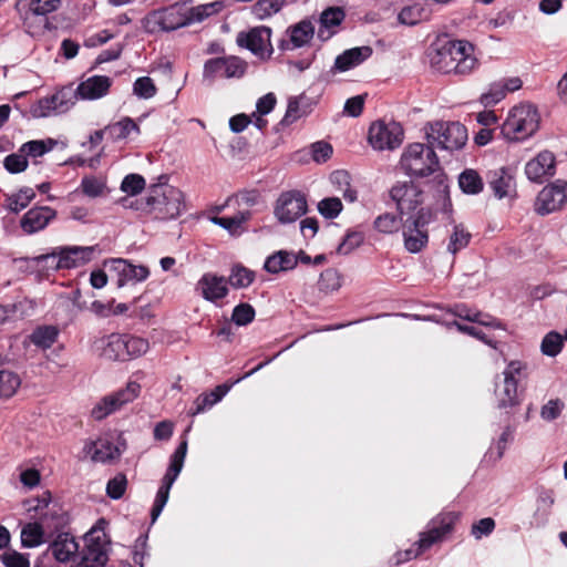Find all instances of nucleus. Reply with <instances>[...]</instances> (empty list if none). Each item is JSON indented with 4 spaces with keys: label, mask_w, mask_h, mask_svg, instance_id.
Segmentation results:
<instances>
[{
    "label": "nucleus",
    "mask_w": 567,
    "mask_h": 567,
    "mask_svg": "<svg viewBox=\"0 0 567 567\" xmlns=\"http://www.w3.org/2000/svg\"><path fill=\"white\" fill-rule=\"evenodd\" d=\"M186 2H174L173 4L154 10L143 19V28L147 33L173 31L190 22H200L205 18L223 9L224 2H206L188 10L184 7Z\"/></svg>",
    "instance_id": "obj_1"
},
{
    "label": "nucleus",
    "mask_w": 567,
    "mask_h": 567,
    "mask_svg": "<svg viewBox=\"0 0 567 567\" xmlns=\"http://www.w3.org/2000/svg\"><path fill=\"white\" fill-rule=\"evenodd\" d=\"M539 114L533 104L514 106L501 127L503 136L511 142H519L530 137L539 127Z\"/></svg>",
    "instance_id": "obj_2"
},
{
    "label": "nucleus",
    "mask_w": 567,
    "mask_h": 567,
    "mask_svg": "<svg viewBox=\"0 0 567 567\" xmlns=\"http://www.w3.org/2000/svg\"><path fill=\"white\" fill-rule=\"evenodd\" d=\"M183 207V193L167 184H155L146 197L147 213L156 219L167 220L179 216Z\"/></svg>",
    "instance_id": "obj_3"
},
{
    "label": "nucleus",
    "mask_w": 567,
    "mask_h": 567,
    "mask_svg": "<svg viewBox=\"0 0 567 567\" xmlns=\"http://www.w3.org/2000/svg\"><path fill=\"white\" fill-rule=\"evenodd\" d=\"M402 169L410 176L425 177L441 171L439 157L431 144H409L401 155Z\"/></svg>",
    "instance_id": "obj_4"
},
{
    "label": "nucleus",
    "mask_w": 567,
    "mask_h": 567,
    "mask_svg": "<svg viewBox=\"0 0 567 567\" xmlns=\"http://www.w3.org/2000/svg\"><path fill=\"white\" fill-rule=\"evenodd\" d=\"M426 142L441 150H461L467 141V130L460 122L436 121L424 127Z\"/></svg>",
    "instance_id": "obj_5"
},
{
    "label": "nucleus",
    "mask_w": 567,
    "mask_h": 567,
    "mask_svg": "<svg viewBox=\"0 0 567 567\" xmlns=\"http://www.w3.org/2000/svg\"><path fill=\"white\" fill-rule=\"evenodd\" d=\"M461 519V513L455 511H442L426 525V529L420 533L419 540L414 543V546L421 548V550H427L436 544L445 542L452 536L455 530V526Z\"/></svg>",
    "instance_id": "obj_6"
},
{
    "label": "nucleus",
    "mask_w": 567,
    "mask_h": 567,
    "mask_svg": "<svg viewBox=\"0 0 567 567\" xmlns=\"http://www.w3.org/2000/svg\"><path fill=\"white\" fill-rule=\"evenodd\" d=\"M93 247H60L34 258L37 264L52 261L55 270L82 266L92 259Z\"/></svg>",
    "instance_id": "obj_7"
},
{
    "label": "nucleus",
    "mask_w": 567,
    "mask_h": 567,
    "mask_svg": "<svg viewBox=\"0 0 567 567\" xmlns=\"http://www.w3.org/2000/svg\"><path fill=\"white\" fill-rule=\"evenodd\" d=\"M524 364L520 361H512L503 372L504 379L502 384H496L495 395L497 400V408L513 412L514 409L519 406L520 401L517 393V379L516 375L520 374Z\"/></svg>",
    "instance_id": "obj_8"
},
{
    "label": "nucleus",
    "mask_w": 567,
    "mask_h": 567,
    "mask_svg": "<svg viewBox=\"0 0 567 567\" xmlns=\"http://www.w3.org/2000/svg\"><path fill=\"white\" fill-rule=\"evenodd\" d=\"M404 138L402 125L395 121L389 123L377 121L369 128L368 140L374 150H395L401 146Z\"/></svg>",
    "instance_id": "obj_9"
},
{
    "label": "nucleus",
    "mask_w": 567,
    "mask_h": 567,
    "mask_svg": "<svg viewBox=\"0 0 567 567\" xmlns=\"http://www.w3.org/2000/svg\"><path fill=\"white\" fill-rule=\"evenodd\" d=\"M308 210L306 195L300 190H287L279 195L274 214L279 223L290 224L299 219Z\"/></svg>",
    "instance_id": "obj_10"
},
{
    "label": "nucleus",
    "mask_w": 567,
    "mask_h": 567,
    "mask_svg": "<svg viewBox=\"0 0 567 567\" xmlns=\"http://www.w3.org/2000/svg\"><path fill=\"white\" fill-rule=\"evenodd\" d=\"M76 87L73 84L62 86L51 96H45L38 101L37 106L32 107V114L37 117L49 116L52 112L65 113L79 100Z\"/></svg>",
    "instance_id": "obj_11"
},
{
    "label": "nucleus",
    "mask_w": 567,
    "mask_h": 567,
    "mask_svg": "<svg viewBox=\"0 0 567 567\" xmlns=\"http://www.w3.org/2000/svg\"><path fill=\"white\" fill-rule=\"evenodd\" d=\"M141 392V384L135 381H130L124 389L104 396L93 409L92 417L101 421L120 410L123 405L134 401Z\"/></svg>",
    "instance_id": "obj_12"
},
{
    "label": "nucleus",
    "mask_w": 567,
    "mask_h": 567,
    "mask_svg": "<svg viewBox=\"0 0 567 567\" xmlns=\"http://www.w3.org/2000/svg\"><path fill=\"white\" fill-rule=\"evenodd\" d=\"M104 267L107 268L111 280L118 289L128 284L144 281L150 276L147 267L134 266L123 258L109 259L104 262Z\"/></svg>",
    "instance_id": "obj_13"
},
{
    "label": "nucleus",
    "mask_w": 567,
    "mask_h": 567,
    "mask_svg": "<svg viewBox=\"0 0 567 567\" xmlns=\"http://www.w3.org/2000/svg\"><path fill=\"white\" fill-rule=\"evenodd\" d=\"M271 29L265 25L251 28L247 32H239L237 44L248 49L261 60L270 59L274 49L270 42Z\"/></svg>",
    "instance_id": "obj_14"
},
{
    "label": "nucleus",
    "mask_w": 567,
    "mask_h": 567,
    "mask_svg": "<svg viewBox=\"0 0 567 567\" xmlns=\"http://www.w3.org/2000/svg\"><path fill=\"white\" fill-rule=\"evenodd\" d=\"M567 203V182L557 179L545 186L537 195L535 210L545 216L563 208Z\"/></svg>",
    "instance_id": "obj_15"
},
{
    "label": "nucleus",
    "mask_w": 567,
    "mask_h": 567,
    "mask_svg": "<svg viewBox=\"0 0 567 567\" xmlns=\"http://www.w3.org/2000/svg\"><path fill=\"white\" fill-rule=\"evenodd\" d=\"M14 8L23 16L24 25L31 33L32 28H45L48 13L58 9L55 2H16Z\"/></svg>",
    "instance_id": "obj_16"
},
{
    "label": "nucleus",
    "mask_w": 567,
    "mask_h": 567,
    "mask_svg": "<svg viewBox=\"0 0 567 567\" xmlns=\"http://www.w3.org/2000/svg\"><path fill=\"white\" fill-rule=\"evenodd\" d=\"M400 215L415 210L423 203V192L412 182L398 183L390 190Z\"/></svg>",
    "instance_id": "obj_17"
},
{
    "label": "nucleus",
    "mask_w": 567,
    "mask_h": 567,
    "mask_svg": "<svg viewBox=\"0 0 567 567\" xmlns=\"http://www.w3.org/2000/svg\"><path fill=\"white\" fill-rule=\"evenodd\" d=\"M246 64L237 56L213 58L205 62L204 76L215 78H239L244 75Z\"/></svg>",
    "instance_id": "obj_18"
},
{
    "label": "nucleus",
    "mask_w": 567,
    "mask_h": 567,
    "mask_svg": "<svg viewBox=\"0 0 567 567\" xmlns=\"http://www.w3.org/2000/svg\"><path fill=\"white\" fill-rule=\"evenodd\" d=\"M451 49L453 50L452 73L457 75L470 74L478 64L474 56V47L465 40H452Z\"/></svg>",
    "instance_id": "obj_19"
},
{
    "label": "nucleus",
    "mask_w": 567,
    "mask_h": 567,
    "mask_svg": "<svg viewBox=\"0 0 567 567\" xmlns=\"http://www.w3.org/2000/svg\"><path fill=\"white\" fill-rule=\"evenodd\" d=\"M287 38L280 40L278 48L281 51H291L310 43L315 28L309 20H302L287 29Z\"/></svg>",
    "instance_id": "obj_20"
},
{
    "label": "nucleus",
    "mask_w": 567,
    "mask_h": 567,
    "mask_svg": "<svg viewBox=\"0 0 567 567\" xmlns=\"http://www.w3.org/2000/svg\"><path fill=\"white\" fill-rule=\"evenodd\" d=\"M527 178L535 183H543L555 174V156L549 151L540 152L525 165Z\"/></svg>",
    "instance_id": "obj_21"
},
{
    "label": "nucleus",
    "mask_w": 567,
    "mask_h": 567,
    "mask_svg": "<svg viewBox=\"0 0 567 567\" xmlns=\"http://www.w3.org/2000/svg\"><path fill=\"white\" fill-rule=\"evenodd\" d=\"M197 289L202 297L210 302L224 299L228 292V281L225 277L213 272H206L197 282Z\"/></svg>",
    "instance_id": "obj_22"
},
{
    "label": "nucleus",
    "mask_w": 567,
    "mask_h": 567,
    "mask_svg": "<svg viewBox=\"0 0 567 567\" xmlns=\"http://www.w3.org/2000/svg\"><path fill=\"white\" fill-rule=\"evenodd\" d=\"M56 210L49 206H38L29 209L20 220L22 230L34 234L44 229L50 221L55 219Z\"/></svg>",
    "instance_id": "obj_23"
},
{
    "label": "nucleus",
    "mask_w": 567,
    "mask_h": 567,
    "mask_svg": "<svg viewBox=\"0 0 567 567\" xmlns=\"http://www.w3.org/2000/svg\"><path fill=\"white\" fill-rule=\"evenodd\" d=\"M79 548L78 542L71 534L60 533L50 544L48 551H50L59 563H74Z\"/></svg>",
    "instance_id": "obj_24"
},
{
    "label": "nucleus",
    "mask_w": 567,
    "mask_h": 567,
    "mask_svg": "<svg viewBox=\"0 0 567 567\" xmlns=\"http://www.w3.org/2000/svg\"><path fill=\"white\" fill-rule=\"evenodd\" d=\"M112 86L111 78L106 75H93L82 81L76 86V93L81 100H97L105 96Z\"/></svg>",
    "instance_id": "obj_25"
},
{
    "label": "nucleus",
    "mask_w": 567,
    "mask_h": 567,
    "mask_svg": "<svg viewBox=\"0 0 567 567\" xmlns=\"http://www.w3.org/2000/svg\"><path fill=\"white\" fill-rule=\"evenodd\" d=\"M432 14L430 2H410L400 9L398 20L401 24L415 25L429 21Z\"/></svg>",
    "instance_id": "obj_26"
},
{
    "label": "nucleus",
    "mask_w": 567,
    "mask_h": 567,
    "mask_svg": "<svg viewBox=\"0 0 567 567\" xmlns=\"http://www.w3.org/2000/svg\"><path fill=\"white\" fill-rule=\"evenodd\" d=\"M427 58L431 68L435 71L445 74L452 73L453 50L451 49V41L432 44L427 50Z\"/></svg>",
    "instance_id": "obj_27"
},
{
    "label": "nucleus",
    "mask_w": 567,
    "mask_h": 567,
    "mask_svg": "<svg viewBox=\"0 0 567 567\" xmlns=\"http://www.w3.org/2000/svg\"><path fill=\"white\" fill-rule=\"evenodd\" d=\"M403 239L405 249L411 254H417L426 247L429 231L405 220L403 224Z\"/></svg>",
    "instance_id": "obj_28"
},
{
    "label": "nucleus",
    "mask_w": 567,
    "mask_h": 567,
    "mask_svg": "<svg viewBox=\"0 0 567 567\" xmlns=\"http://www.w3.org/2000/svg\"><path fill=\"white\" fill-rule=\"evenodd\" d=\"M372 54L370 47H358L346 50L339 54L334 61V69L346 72L367 60Z\"/></svg>",
    "instance_id": "obj_29"
},
{
    "label": "nucleus",
    "mask_w": 567,
    "mask_h": 567,
    "mask_svg": "<svg viewBox=\"0 0 567 567\" xmlns=\"http://www.w3.org/2000/svg\"><path fill=\"white\" fill-rule=\"evenodd\" d=\"M489 186L494 195L498 198L511 196L515 190V181L508 169L498 168L489 173Z\"/></svg>",
    "instance_id": "obj_30"
},
{
    "label": "nucleus",
    "mask_w": 567,
    "mask_h": 567,
    "mask_svg": "<svg viewBox=\"0 0 567 567\" xmlns=\"http://www.w3.org/2000/svg\"><path fill=\"white\" fill-rule=\"evenodd\" d=\"M101 357L110 361H126L123 334L111 333L102 340Z\"/></svg>",
    "instance_id": "obj_31"
},
{
    "label": "nucleus",
    "mask_w": 567,
    "mask_h": 567,
    "mask_svg": "<svg viewBox=\"0 0 567 567\" xmlns=\"http://www.w3.org/2000/svg\"><path fill=\"white\" fill-rule=\"evenodd\" d=\"M251 216L250 210H243L230 217L214 216L212 217V221L228 230L231 235H240L245 230L244 224L250 220Z\"/></svg>",
    "instance_id": "obj_32"
},
{
    "label": "nucleus",
    "mask_w": 567,
    "mask_h": 567,
    "mask_svg": "<svg viewBox=\"0 0 567 567\" xmlns=\"http://www.w3.org/2000/svg\"><path fill=\"white\" fill-rule=\"evenodd\" d=\"M87 453L92 454L94 462H111L120 456V450L110 441L90 442L85 445Z\"/></svg>",
    "instance_id": "obj_33"
},
{
    "label": "nucleus",
    "mask_w": 567,
    "mask_h": 567,
    "mask_svg": "<svg viewBox=\"0 0 567 567\" xmlns=\"http://www.w3.org/2000/svg\"><path fill=\"white\" fill-rule=\"evenodd\" d=\"M297 262V258L292 254L279 250L266 259L264 268L270 274H278L293 269Z\"/></svg>",
    "instance_id": "obj_34"
},
{
    "label": "nucleus",
    "mask_w": 567,
    "mask_h": 567,
    "mask_svg": "<svg viewBox=\"0 0 567 567\" xmlns=\"http://www.w3.org/2000/svg\"><path fill=\"white\" fill-rule=\"evenodd\" d=\"M132 132L140 133V126L133 118L125 116L115 123L106 126V135L112 141L126 138Z\"/></svg>",
    "instance_id": "obj_35"
},
{
    "label": "nucleus",
    "mask_w": 567,
    "mask_h": 567,
    "mask_svg": "<svg viewBox=\"0 0 567 567\" xmlns=\"http://www.w3.org/2000/svg\"><path fill=\"white\" fill-rule=\"evenodd\" d=\"M229 386L226 384L217 385L209 393L199 395L195 401V409L192 414L203 413L206 409L212 408L214 404L219 402L228 392Z\"/></svg>",
    "instance_id": "obj_36"
},
{
    "label": "nucleus",
    "mask_w": 567,
    "mask_h": 567,
    "mask_svg": "<svg viewBox=\"0 0 567 567\" xmlns=\"http://www.w3.org/2000/svg\"><path fill=\"white\" fill-rule=\"evenodd\" d=\"M344 19V12L340 8H328L326 9L320 17V28L318 30V37L322 40L329 39L331 33L328 32L324 35V32L332 27L339 25Z\"/></svg>",
    "instance_id": "obj_37"
},
{
    "label": "nucleus",
    "mask_w": 567,
    "mask_h": 567,
    "mask_svg": "<svg viewBox=\"0 0 567 567\" xmlns=\"http://www.w3.org/2000/svg\"><path fill=\"white\" fill-rule=\"evenodd\" d=\"M458 185L463 193L477 195L483 190L484 184L480 174L475 169L467 168L461 173Z\"/></svg>",
    "instance_id": "obj_38"
},
{
    "label": "nucleus",
    "mask_w": 567,
    "mask_h": 567,
    "mask_svg": "<svg viewBox=\"0 0 567 567\" xmlns=\"http://www.w3.org/2000/svg\"><path fill=\"white\" fill-rule=\"evenodd\" d=\"M44 530L39 523H28L21 530V545L25 548H33L43 543Z\"/></svg>",
    "instance_id": "obj_39"
},
{
    "label": "nucleus",
    "mask_w": 567,
    "mask_h": 567,
    "mask_svg": "<svg viewBox=\"0 0 567 567\" xmlns=\"http://www.w3.org/2000/svg\"><path fill=\"white\" fill-rule=\"evenodd\" d=\"M255 280V272L240 264L234 265L227 279L228 285L233 288H247Z\"/></svg>",
    "instance_id": "obj_40"
},
{
    "label": "nucleus",
    "mask_w": 567,
    "mask_h": 567,
    "mask_svg": "<svg viewBox=\"0 0 567 567\" xmlns=\"http://www.w3.org/2000/svg\"><path fill=\"white\" fill-rule=\"evenodd\" d=\"M403 224L402 215L384 213L374 219L373 226L379 233L393 234L403 227Z\"/></svg>",
    "instance_id": "obj_41"
},
{
    "label": "nucleus",
    "mask_w": 567,
    "mask_h": 567,
    "mask_svg": "<svg viewBox=\"0 0 567 567\" xmlns=\"http://www.w3.org/2000/svg\"><path fill=\"white\" fill-rule=\"evenodd\" d=\"M174 484V481L172 478L163 477L162 485L159 486L156 497L154 501V504L151 509V519L152 524L156 522L158 516L161 515L164 506L166 505L169 496V491Z\"/></svg>",
    "instance_id": "obj_42"
},
{
    "label": "nucleus",
    "mask_w": 567,
    "mask_h": 567,
    "mask_svg": "<svg viewBox=\"0 0 567 567\" xmlns=\"http://www.w3.org/2000/svg\"><path fill=\"white\" fill-rule=\"evenodd\" d=\"M126 361L138 358L147 352L150 343L146 339L123 334Z\"/></svg>",
    "instance_id": "obj_43"
},
{
    "label": "nucleus",
    "mask_w": 567,
    "mask_h": 567,
    "mask_svg": "<svg viewBox=\"0 0 567 567\" xmlns=\"http://www.w3.org/2000/svg\"><path fill=\"white\" fill-rule=\"evenodd\" d=\"M58 334L59 331L53 326L39 327L31 334V341L37 347L48 349L56 341Z\"/></svg>",
    "instance_id": "obj_44"
},
{
    "label": "nucleus",
    "mask_w": 567,
    "mask_h": 567,
    "mask_svg": "<svg viewBox=\"0 0 567 567\" xmlns=\"http://www.w3.org/2000/svg\"><path fill=\"white\" fill-rule=\"evenodd\" d=\"M472 235L463 225H455L450 236L447 251L455 255L468 246Z\"/></svg>",
    "instance_id": "obj_45"
},
{
    "label": "nucleus",
    "mask_w": 567,
    "mask_h": 567,
    "mask_svg": "<svg viewBox=\"0 0 567 567\" xmlns=\"http://www.w3.org/2000/svg\"><path fill=\"white\" fill-rule=\"evenodd\" d=\"M55 145V141L52 138H48L47 141L42 140H33L29 141L20 146L21 152L28 158L30 157H40L45 153L50 152Z\"/></svg>",
    "instance_id": "obj_46"
},
{
    "label": "nucleus",
    "mask_w": 567,
    "mask_h": 567,
    "mask_svg": "<svg viewBox=\"0 0 567 567\" xmlns=\"http://www.w3.org/2000/svg\"><path fill=\"white\" fill-rule=\"evenodd\" d=\"M35 197V193L31 187H23L17 194H12L7 198L8 208L13 213L24 209Z\"/></svg>",
    "instance_id": "obj_47"
},
{
    "label": "nucleus",
    "mask_w": 567,
    "mask_h": 567,
    "mask_svg": "<svg viewBox=\"0 0 567 567\" xmlns=\"http://www.w3.org/2000/svg\"><path fill=\"white\" fill-rule=\"evenodd\" d=\"M515 429L512 425H506L502 432L495 449L491 447L486 454L489 460L498 461L503 457L507 443L513 441Z\"/></svg>",
    "instance_id": "obj_48"
},
{
    "label": "nucleus",
    "mask_w": 567,
    "mask_h": 567,
    "mask_svg": "<svg viewBox=\"0 0 567 567\" xmlns=\"http://www.w3.org/2000/svg\"><path fill=\"white\" fill-rule=\"evenodd\" d=\"M20 386L19 377L8 370H0V398L12 396Z\"/></svg>",
    "instance_id": "obj_49"
},
{
    "label": "nucleus",
    "mask_w": 567,
    "mask_h": 567,
    "mask_svg": "<svg viewBox=\"0 0 567 567\" xmlns=\"http://www.w3.org/2000/svg\"><path fill=\"white\" fill-rule=\"evenodd\" d=\"M452 313L455 317H458L463 320L470 321V322H477L480 324L488 326L489 322L486 320V318H489V316L482 313L481 311H476L474 309L468 308L466 305H455L452 309Z\"/></svg>",
    "instance_id": "obj_50"
},
{
    "label": "nucleus",
    "mask_w": 567,
    "mask_h": 567,
    "mask_svg": "<svg viewBox=\"0 0 567 567\" xmlns=\"http://www.w3.org/2000/svg\"><path fill=\"white\" fill-rule=\"evenodd\" d=\"M563 346V337L556 331H550L544 337L540 349L544 354L556 357L560 353Z\"/></svg>",
    "instance_id": "obj_51"
},
{
    "label": "nucleus",
    "mask_w": 567,
    "mask_h": 567,
    "mask_svg": "<svg viewBox=\"0 0 567 567\" xmlns=\"http://www.w3.org/2000/svg\"><path fill=\"white\" fill-rule=\"evenodd\" d=\"M29 162L21 148L17 153L9 154L3 159V166L10 174H19L28 168Z\"/></svg>",
    "instance_id": "obj_52"
},
{
    "label": "nucleus",
    "mask_w": 567,
    "mask_h": 567,
    "mask_svg": "<svg viewBox=\"0 0 567 567\" xmlns=\"http://www.w3.org/2000/svg\"><path fill=\"white\" fill-rule=\"evenodd\" d=\"M364 240V235L358 230H349L337 248V252L348 255L358 248Z\"/></svg>",
    "instance_id": "obj_53"
},
{
    "label": "nucleus",
    "mask_w": 567,
    "mask_h": 567,
    "mask_svg": "<svg viewBox=\"0 0 567 567\" xmlns=\"http://www.w3.org/2000/svg\"><path fill=\"white\" fill-rule=\"evenodd\" d=\"M256 311L254 307L250 303L243 302L234 308L231 313V320L237 326H247L254 321Z\"/></svg>",
    "instance_id": "obj_54"
},
{
    "label": "nucleus",
    "mask_w": 567,
    "mask_h": 567,
    "mask_svg": "<svg viewBox=\"0 0 567 567\" xmlns=\"http://www.w3.org/2000/svg\"><path fill=\"white\" fill-rule=\"evenodd\" d=\"M343 205L338 197H327L319 202L318 210L327 219L336 218L342 210Z\"/></svg>",
    "instance_id": "obj_55"
},
{
    "label": "nucleus",
    "mask_w": 567,
    "mask_h": 567,
    "mask_svg": "<svg viewBox=\"0 0 567 567\" xmlns=\"http://www.w3.org/2000/svg\"><path fill=\"white\" fill-rule=\"evenodd\" d=\"M157 92L154 81L150 76H141L133 84V93L140 99H151Z\"/></svg>",
    "instance_id": "obj_56"
},
{
    "label": "nucleus",
    "mask_w": 567,
    "mask_h": 567,
    "mask_svg": "<svg viewBox=\"0 0 567 567\" xmlns=\"http://www.w3.org/2000/svg\"><path fill=\"white\" fill-rule=\"evenodd\" d=\"M145 179L140 174H128L126 175L121 183V190L135 196L140 194L145 188Z\"/></svg>",
    "instance_id": "obj_57"
},
{
    "label": "nucleus",
    "mask_w": 567,
    "mask_h": 567,
    "mask_svg": "<svg viewBox=\"0 0 567 567\" xmlns=\"http://www.w3.org/2000/svg\"><path fill=\"white\" fill-rule=\"evenodd\" d=\"M127 486L126 476L118 473L107 482L106 495L112 499H120L123 497Z\"/></svg>",
    "instance_id": "obj_58"
},
{
    "label": "nucleus",
    "mask_w": 567,
    "mask_h": 567,
    "mask_svg": "<svg viewBox=\"0 0 567 567\" xmlns=\"http://www.w3.org/2000/svg\"><path fill=\"white\" fill-rule=\"evenodd\" d=\"M506 96V87L501 82L491 84L488 91L481 95V103L484 106H493Z\"/></svg>",
    "instance_id": "obj_59"
},
{
    "label": "nucleus",
    "mask_w": 567,
    "mask_h": 567,
    "mask_svg": "<svg viewBox=\"0 0 567 567\" xmlns=\"http://www.w3.org/2000/svg\"><path fill=\"white\" fill-rule=\"evenodd\" d=\"M0 561L6 567H30L28 554H21L17 550H8L0 555Z\"/></svg>",
    "instance_id": "obj_60"
},
{
    "label": "nucleus",
    "mask_w": 567,
    "mask_h": 567,
    "mask_svg": "<svg viewBox=\"0 0 567 567\" xmlns=\"http://www.w3.org/2000/svg\"><path fill=\"white\" fill-rule=\"evenodd\" d=\"M303 96L291 97L288 102L286 114L281 121L284 125H290L301 116L306 115L307 112L300 107V102Z\"/></svg>",
    "instance_id": "obj_61"
},
{
    "label": "nucleus",
    "mask_w": 567,
    "mask_h": 567,
    "mask_svg": "<svg viewBox=\"0 0 567 567\" xmlns=\"http://www.w3.org/2000/svg\"><path fill=\"white\" fill-rule=\"evenodd\" d=\"M496 523L492 517L482 518L475 522L471 527V534L476 539L491 535L495 529Z\"/></svg>",
    "instance_id": "obj_62"
},
{
    "label": "nucleus",
    "mask_w": 567,
    "mask_h": 567,
    "mask_svg": "<svg viewBox=\"0 0 567 567\" xmlns=\"http://www.w3.org/2000/svg\"><path fill=\"white\" fill-rule=\"evenodd\" d=\"M284 2H256L252 7V13L259 19H266L280 11Z\"/></svg>",
    "instance_id": "obj_63"
},
{
    "label": "nucleus",
    "mask_w": 567,
    "mask_h": 567,
    "mask_svg": "<svg viewBox=\"0 0 567 567\" xmlns=\"http://www.w3.org/2000/svg\"><path fill=\"white\" fill-rule=\"evenodd\" d=\"M82 192L90 197H97L103 193L104 184L94 176H85L81 182Z\"/></svg>",
    "instance_id": "obj_64"
}]
</instances>
